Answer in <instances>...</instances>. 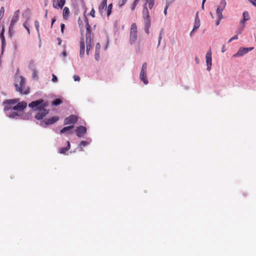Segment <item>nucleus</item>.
Instances as JSON below:
<instances>
[{
  "mask_svg": "<svg viewBox=\"0 0 256 256\" xmlns=\"http://www.w3.org/2000/svg\"><path fill=\"white\" fill-rule=\"evenodd\" d=\"M47 104L44 103V100H39L33 101L28 104V106L32 108H36L38 110V112L35 116V118L38 120H41L48 114V110L45 108Z\"/></svg>",
  "mask_w": 256,
  "mask_h": 256,
  "instance_id": "1",
  "label": "nucleus"
},
{
  "mask_svg": "<svg viewBox=\"0 0 256 256\" xmlns=\"http://www.w3.org/2000/svg\"><path fill=\"white\" fill-rule=\"evenodd\" d=\"M14 85L16 90L20 94H29V88L25 86V80L23 76H16Z\"/></svg>",
  "mask_w": 256,
  "mask_h": 256,
  "instance_id": "2",
  "label": "nucleus"
},
{
  "mask_svg": "<svg viewBox=\"0 0 256 256\" xmlns=\"http://www.w3.org/2000/svg\"><path fill=\"white\" fill-rule=\"evenodd\" d=\"M142 18L144 24L145 32L147 34H148L150 33L149 30L151 26V22L149 12L146 7V4L144 6L142 10Z\"/></svg>",
  "mask_w": 256,
  "mask_h": 256,
  "instance_id": "3",
  "label": "nucleus"
},
{
  "mask_svg": "<svg viewBox=\"0 0 256 256\" xmlns=\"http://www.w3.org/2000/svg\"><path fill=\"white\" fill-rule=\"evenodd\" d=\"M138 38V28L136 23H132L130 26V44H134Z\"/></svg>",
  "mask_w": 256,
  "mask_h": 256,
  "instance_id": "4",
  "label": "nucleus"
},
{
  "mask_svg": "<svg viewBox=\"0 0 256 256\" xmlns=\"http://www.w3.org/2000/svg\"><path fill=\"white\" fill-rule=\"evenodd\" d=\"M147 64L144 62L142 66V70L140 74V80L143 82L144 84H147L148 82L146 76Z\"/></svg>",
  "mask_w": 256,
  "mask_h": 256,
  "instance_id": "5",
  "label": "nucleus"
},
{
  "mask_svg": "<svg viewBox=\"0 0 256 256\" xmlns=\"http://www.w3.org/2000/svg\"><path fill=\"white\" fill-rule=\"evenodd\" d=\"M19 13H20L19 10H17L14 12V16L11 20L10 24V25L9 26V32H11L12 30L14 24L18 22V20Z\"/></svg>",
  "mask_w": 256,
  "mask_h": 256,
  "instance_id": "6",
  "label": "nucleus"
},
{
  "mask_svg": "<svg viewBox=\"0 0 256 256\" xmlns=\"http://www.w3.org/2000/svg\"><path fill=\"white\" fill-rule=\"evenodd\" d=\"M254 49L253 47L249 48H240L237 52L233 55V57L242 56L247 54L249 51H251Z\"/></svg>",
  "mask_w": 256,
  "mask_h": 256,
  "instance_id": "7",
  "label": "nucleus"
},
{
  "mask_svg": "<svg viewBox=\"0 0 256 256\" xmlns=\"http://www.w3.org/2000/svg\"><path fill=\"white\" fill-rule=\"evenodd\" d=\"M78 121V116L76 115L72 114L66 118L64 120L65 125L74 124Z\"/></svg>",
  "mask_w": 256,
  "mask_h": 256,
  "instance_id": "8",
  "label": "nucleus"
},
{
  "mask_svg": "<svg viewBox=\"0 0 256 256\" xmlns=\"http://www.w3.org/2000/svg\"><path fill=\"white\" fill-rule=\"evenodd\" d=\"M86 128L84 126H79L75 130L76 136L81 138L86 132Z\"/></svg>",
  "mask_w": 256,
  "mask_h": 256,
  "instance_id": "9",
  "label": "nucleus"
},
{
  "mask_svg": "<svg viewBox=\"0 0 256 256\" xmlns=\"http://www.w3.org/2000/svg\"><path fill=\"white\" fill-rule=\"evenodd\" d=\"M66 3V0H53L52 5L56 8H62Z\"/></svg>",
  "mask_w": 256,
  "mask_h": 256,
  "instance_id": "10",
  "label": "nucleus"
},
{
  "mask_svg": "<svg viewBox=\"0 0 256 256\" xmlns=\"http://www.w3.org/2000/svg\"><path fill=\"white\" fill-rule=\"evenodd\" d=\"M27 106V104L26 102H18V104L14 106L13 110H22Z\"/></svg>",
  "mask_w": 256,
  "mask_h": 256,
  "instance_id": "11",
  "label": "nucleus"
},
{
  "mask_svg": "<svg viewBox=\"0 0 256 256\" xmlns=\"http://www.w3.org/2000/svg\"><path fill=\"white\" fill-rule=\"evenodd\" d=\"M226 6L224 4H219L218 8L216 9V15L218 16V18L220 19H222L223 18V16H222V12L224 10V9Z\"/></svg>",
  "mask_w": 256,
  "mask_h": 256,
  "instance_id": "12",
  "label": "nucleus"
},
{
  "mask_svg": "<svg viewBox=\"0 0 256 256\" xmlns=\"http://www.w3.org/2000/svg\"><path fill=\"white\" fill-rule=\"evenodd\" d=\"M59 117L58 116H54L48 118L44 120V122L46 125L53 124L58 121Z\"/></svg>",
  "mask_w": 256,
  "mask_h": 256,
  "instance_id": "13",
  "label": "nucleus"
},
{
  "mask_svg": "<svg viewBox=\"0 0 256 256\" xmlns=\"http://www.w3.org/2000/svg\"><path fill=\"white\" fill-rule=\"evenodd\" d=\"M107 0H103L98 8V10L101 15H102L104 10H106Z\"/></svg>",
  "mask_w": 256,
  "mask_h": 256,
  "instance_id": "14",
  "label": "nucleus"
},
{
  "mask_svg": "<svg viewBox=\"0 0 256 256\" xmlns=\"http://www.w3.org/2000/svg\"><path fill=\"white\" fill-rule=\"evenodd\" d=\"M85 52V44L84 38H82L80 42V56L81 58H83Z\"/></svg>",
  "mask_w": 256,
  "mask_h": 256,
  "instance_id": "15",
  "label": "nucleus"
},
{
  "mask_svg": "<svg viewBox=\"0 0 256 256\" xmlns=\"http://www.w3.org/2000/svg\"><path fill=\"white\" fill-rule=\"evenodd\" d=\"M200 20L198 17V12H197L196 15V17H195L193 30H195L198 29L200 26Z\"/></svg>",
  "mask_w": 256,
  "mask_h": 256,
  "instance_id": "16",
  "label": "nucleus"
},
{
  "mask_svg": "<svg viewBox=\"0 0 256 256\" xmlns=\"http://www.w3.org/2000/svg\"><path fill=\"white\" fill-rule=\"evenodd\" d=\"M74 126L73 125L66 126L62 130H60V133L64 134L67 132L68 134H72V129L74 128Z\"/></svg>",
  "mask_w": 256,
  "mask_h": 256,
  "instance_id": "17",
  "label": "nucleus"
},
{
  "mask_svg": "<svg viewBox=\"0 0 256 256\" xmlns=\"http://www.w3.org/2000/svg\"><path fill=\"white\" fill-rule=\"evenodd\" d=\"M212 52H211V50H210L206 53V65H212Z\"/></svg>",
  "mask_w": 256,
  "mask_h": 256,
  "instance_id": "18",
  "label": "nucleus"
},
{
  "mask_svg": "<svg viewBox=\"0 0 256 256\" xmlns=\"http://www.w3.org/2000/svg\"><path fill=\"white\" fill-rule=\"evenodd\" d=\"M4 28H2V32L0 34V38L2 40V50L4 49V48L6 46V40H5V38H4Z\"/></svg>",
  "mask_w": 256,
  "mask_h": 256,
  "instance_id": "19",
  "label": "nucleus"
},
{
  "mask_svg": "<svg viewBox=\"0 0 256 256\" xmlns=\"http://www.w3.org/2000/svg\"><path fill=\"white\" fill-rule=\"evenodd\" d=\"M91 38L90 36H86V54L88 55L91 48Z\"/></svg>",
  "mask_w": 256,
  "mask_h": 256,
  "instance_id": "20",
  "label": "nucleus"
},
{
  "mask_svg": "<svg viewBox=\"0 0 256 256\" xmlns=\"http://www.w3.org/2000/svg\"><path fill=\"white\" fill-rule=\"evenodd\" d=\"M70 148V144L69 141H67V146L66 148H62L59 149V152L61 154H65Z\"/></svg>",
  "mask_w": 256,
  "mask_h": 256,
  "instance_id": "21",
  "label": "nucleus"
},
{
  "mask_svg": "<svg viewBox=\"0 0 256 256\" xmlns=\"http://www.w3.org/2000/svg\"><path fill=\"white\" fill-rule=\"evenodd\" d=\"M62 14L64 18V20H67L70 14L69 8L68 7L64 8Z\"/></svg>",
  "mask_w": 256,
  "mask_h": 256,
  "instance_id": "22",
  "label": "nucleus"
},
{
  "mask_svg": "<svg viewBox=\"0 0 256 256\" xmlns=\"http://www.w3.org/2000/svg\"><path fill=\"white\" fill-rule=\"evenodd\" d=\"M90 143V142H88L87 141H85V140L82 141L79 145V146H78L79 150L81 151V152L84 151L82 146H87V145L89 144Z\"/></svg>",
  "mask_w": 256,
  "mask_h": 256,
  "instance_id": "23",
  "label": "nucleus"
},
{
  "mask_svg": "<svg viewBox=\"0 0 256 256\" xmlns=\"http://www.w3.org/2000/svg\"><path fill=\"white\" fill-rule=\"evenodd\" d=\"M18 100H19L18 98L8 100H6L5 103L9 105H13L16 104L18 102Z\"/></svg>",
  "mask_w": 256,
  "mask_h": 256,
  "instance_id": "24",
  "label": "nucleus"
},
{
  "mask_svg": "<svg viewBox=\"0 0 256 256\" xmlns=\"http://www.w3.org/2000/svg\"><path fill=\"white\" fill-rule=\"evenodd\" d=\"M243 19H244V20H248L250 19V16L249 15V14L248 12L246 11L243 12Z\"/></svg>",
  "mask_w": 256,
  "mask_h": 256,
  "instance_id": "25",
  "label": "nucleus"
},
{
  "mask_svg": "<svg viewBox=\"0 0 256 256\" xmlns=\"http://www.w3.org/2000/svg\"><path fill=\"white\" fill-rule=\"evenodd\" d=\"M86 36H90V26L88 24L86 26Z\"/></svg>",
  "mask_w": 256,
  "mask_h": 256,
  "instance_id": "26",
  "label": "nucleus"
},
{
  "mask_svg": "<svg viewBox=\"0 0 256 256\" xmlns=\"http://www.w3.org/2000/svg\"><path fill=\"white\" fill-rule=\"evenodd\" d=\"M112 4H110L108 5V8H107V16H108L111 12H112Z\"/></svg>",
  "mask_w": 256,
  "mask_h": 256,
  "instance_id": "27",
  "label": "nucleus"
},
{
  "mask_svg": "<svg viewBox=\"0 0 256 256\" xmlns=\"http://www.w3.org/2000/svg\"><path fill=\"white\" fill-rule=\"evenodd\" d=\"M62 103V100L59 98H56L52 102V104L54 106H58Z\"/></svg>",
  "mask_w": 256,
  "mask_h": 256,
  "instance_id": "28",
  "label": "nucleus"
},
{
  "mask_svg": "<svg viewBox=\"0 0 256 256\" xmlns=\"http://www.w3.org/2000/svg\"><path fill=\"white\" fill-rule=\"evenodd\" d=\"M140 0H135L132 4V10H134L135 8L139 2Z\"/></svg>",
  "mask_w": 256,
  "mask_h": 256,
  "instance_id": "29",
  "label": "nucleus"
},
{
  "mask_svg": "<svg viewBox=\"0 0 256 256\" xmlns=\"http://www.w3.org/2000/svg\"><path fill=\"white\" fill-rule=\"evenodd\" d=\"M4 7H2L0 10V20L4 16Z\"/></svg>",
  "mask_w": 256,
  "mask_h": 256,
  "instance_id": "30",
  "label": "nucleus"
},
{
  "mask_svg": "<svg viewBox=\"0 0 256 256\" xmlns=\"http://www.w3.org/2000/svg\"><path fill=\"white\" fill-rule=\"evenodd\" d=\"M154 0H150L148 2V7L150 9H152L154 5Z\"/></svg>",
  "mask_w": 256,
  "mask_h": 256,
  "instance_id": "31",
  "label": "nucleus"
},
{
  "mask_svg": "<svg viewBox=\"0 0 256 256\" xmlns=\"http://www.w3.org/2000/svg\"><path fill=\"white\" fill-rule=\"evenodd\" d=\"M100 43H97L96 45V52H100Z\"/></svg>",
  "mask_w": 256,
  "mask_h": 256,
  "instance_id": "32",
  "label": "nucleus"
},
{
  "mask_svg": "<svg viewBox=\"0 0 256 256\" xmlns=\"http://www.w3.org/2000/svg\"><path fill=\"white\" fill-rule=\"evenodd\" d=\"M34 26H35V27L36 29V30L38 32H39V26H40V24H39V22L38 20H35L34 22Z\"/></svg>",
  "mask_w": 256,
  "mask_h": 256,
  "instance_id": "33",
  "label": "nucleus"
},
{
  "mask_svg": "<svg viewBox=\"0 0 256 256\" xmlns=\"http://www.w3.org/2000/svg\"><path fill=\"white\" fill-rule=\"evenodd\" d=\"M23 26H24L26 28V30H27L28 32V34L30 33V28L27 24V23L26 22H25L24 24H23Z\"/></svg>",
  "mask_w": 256,
  "mask_h": 256,
  "instance_id": "34",
  "label": "nucleus"
},
{
  "mask_svg": "<svg viewBox=\"0 0 256 256\" xmlns=\"http://www.w3.org/2000/svg\"><path fill=\"white\" fill-rule=\"evenodd\" d=\"M90 14L92 17V18H94L95 17V10H94V8H92V10H91L90 12Z\"/></svg>",
  "mask_w": 256,
  "mask_h": 256,
  "instance_id": "35",
  "label": "nucleus"
},
{
  "mask_svg": "<svg viewBox=\"0 0 256 256\" xmlns=\"http://www.w3.org/2000/svg\"><path fill=\"white\" fill-rule=\"evenodd\" d=\"M52 81L53 82H56L58 81V78L56 75H54V74H52Z\"/></svg>",
  "mask_w": 256,
  "mask_h": 256,
  "instance_id": "36",
  "label": "nucleus"
},
{
  "mask_svg": "<svg viewBox=\"0 0 256 256\" xmlns=\"http://www.w3.org/2000/svg\"><path fill=\"white\" fill-rule=\"evenodd\" d=\"M74 79L75 81L79 82L80 80V77L77 75L74 76Z\"/></svg>",
  "mask_w": 256,
  "mask_h": 256,
  "instance_id": "37",
  "label": "nucleus"
},
{
  "mask_svg": "<svg viewBox=\"0 0 256 256\" xmlns=\"http://www.w3.org/2000/svg\"><path fill=\"white\" fill-rule=\"evenodd\" d=\"M95 58L96 60H98L100 58V52H95Z\"/></svg>",
  "mask_w": 256,
  "mask_h": 256,
  "instance_id": "38",
  "label": "nucleus"
},
{
  "mask_svg": "<svg viewBox=\"0 0 256 256\" xmlns=\"http://www.w3.org/2000/svg\"><path fill=\"white\" fill-rule=\"evenodd\" d=\"M246 22V20H244V19L242 18V20H240V24L241 26H242V28H244V22Z\"/></svg>",
  "mask_w": 256,
  "mask_h": 256,
  "instance_id": "39",
  "label": "nucleus"
},
{
  "mask_svg": "<svg viewBox=\"0 0 256 256\" xmlns=\"http://www.w3.org/2000/svg\"><path fill=\"white\" fill-rule=\"evenodd\" d=\"M32 76L34 78L37 76V72L36 70H34L32 72Z\"/></svg>",
  "mask_w": 256,
  "mask_h": 256,
  "instance_id": "40",
  "label": "nucleus"
},
{
  "mask_svg": "<svg viewBox=\"0 0 256 256\" xmlns=\"http://www.w3.org/2000/svg\"><path fill=\"white\" fill-rule=\"evenodd\" d=\"M64 26H65V25L64 24H60V27H61V32L62 33L64 32Z\"/></svg>",
  "mask_w": 256,
  "mask_h": 256,
  "instance_id": "41",
  "label": "nucleus"
},
{
  "mask_svg": "<svg viewBox=\"0 0 256 256\" xmlns=\"http://www.w3.org/2000/svg\"><path fill=\"white\" fill-rule=\"evenodd\" d=\"M250 2H251L254 6H256V0H249Z\"/></svg>",
  "mask_w": 256,
  "mask_h": 256,
  "instance_id": "42",
  "label": "nucleus"
},
{
  "mask_svg": "<svg viewBox=\"0 0 256 256\" xmlns=\"http://www.w3.org/2000/svg\"><path fill=\"white\" fill-rule=\"evenodd\" d=\"M220 4H224V6H226V0H222Z\"/></svg>",
  "mask_w": 256,
  "mask_h": 256,
  "instance_id": "43",
  "label": "nucleus"
},
{
  "mask_svg": "<svg viewBox=\"0 0 256 256\" xmlns=\"http://www.w3.org/2000/svg\"><path fill=\"white\" fill-rule=\"evenodd\" d=\"M162 30H161V32H160V36H159V38H158V39H159V40H158V44H160V40H161V39H162Z\"/></svg>",
  "mask_w": 256,
  "mask_h": 256,
  "instance_id": "44",
  "label": "nucleus"
},
{
  "mask_svg": "<svg viewBox=\"0 0 256 256\" xmlns=\"http://www.w3.org/2000/svg\"><path fill=\"white\" fill-rule=\"evenodd\" d=\"M231 38L232 40H237L238 38V36L237 35H236V36H232Z\"/></svg>",
  "mask_w": 256,
  "mask_h": 256,
  "instance_id": "45",
  "label": "nucleus"
},
{
  "mask_svg": "<svg viewBox=\"0 0 256 256\" xmlns=\"http://www.w3.org/2000/svg\"><path fill=\"white\" fill-rule=\"evenodd\" d=\"M56 22V19L55 18H53L52 20V24H51V28L52 27V25L53 24H54V22Z\"/></svg>",
  "mask_w": 256,
  "mask_h": 256,
  "instance_id": "46",
  "label": "nucleus"
},
{
  "mask_svg": "<svg viewBox=\"0 0 256 256\" xmlns=\"http://www.w3.org/2000/svg\"><path fill=\"white\" fill-rule=\"evenodd\" d=\"M226 50V48L224 46H223L222 48V52H224Z\"/></svg>",
  "mask_w": 256,
  "mask_h": 256,
  "instance_id": "47",
  "label": "nucleus"
},
{
  "mask_svg": "<svg viewBox=\"0 0 256 256\" xmlns=\"http://www.w3.org/2000/svg\"><path fill=\"white\" fill-rule=\"evenodd\" d=\"M222 20V19L218 18V20L216 22V26H218V25L220 24V21Z\"/></svg>",
  "mask_w": 256,
  "mask_h": 256,
  "instance_id": "48",
  "label": "nucleus"
},
{
  "mask_svg": "<svg viewBox=\"0 0 256 256\" xmlns=\"http://www.w3.org/2000/svg\"><path fill=\"white\" fill-rule=\"evenodd\" d=\"M195 61H196V63L197 64H199V59H198V56H196V57L195 58Z\"/></svg>",
  "mask_w": 256,
  "mask_h": 256,
  "instance_id": "49",
  "label": "nucleus"
},
{
  "mask_svg": "<svg viewBox=\"0 0 256 256\" xmlns=\"http://www.w3.org/2000/svg\"><path fill=\"white\" fill-rule=\"evenodd\" d=\"M58 45H60L61 43H62V40L60 38H58Z\"/></svg>",
  "mask_w": 256,
  "mask_h": 256,
  "instance_id": "50",
  "label": "nucleus"
},
{
  "mask_svg": "<svg viewBox=\"0 0 256 256\" xmlns=\"http://www.w3.org/2000/svg\"><path fill=\"white\" fill-rule=\"evenodd\" d=\"M211 66L212 65H207V70H208L210 71V70L211 69Z\"/></svg>",
  "mask_w": 256,
  "mask_h": 256,
  "instance_id": "51",
  "label": "nucleus"
},
{
  "mask_svg": "<svg viewBox=\"0 0 256 256\" xmlns=\"http://www.w3.org/2000/svg\"><path fill=\"white\" fill-rule=\"evenodd\" d=\"M167 8H168V7L166 6V8H165L164 10V14H165V15H166V13H167Z\"/></svg>",
  "mask_w": 256,
  "mask_h": 256,
  "instance_id": "52",
  "label": "nucleus"
},
{
  "mask_svg": "<svg viewBox=\"0 0 256 256\" xmlns=\"http://www.w3.org/2000/svg\"><path fill=\"white\" fill-rule=\"evenodd\" d=\"M126 0H122V4L121 5L124 4L126 2Z\"/></svg>",
  "mask_w": 256,
  "mask_h": 256,
  "instance_id": "53",
  "label": "nucleus"
},
{
  "mask_svg": "<svg viewBox=\"0 0 256 256\" xmlns=\"http://www.w3.org/2000/svg\"><path fill=\"white\" fill-rule=\"evenodd\" d=\"M47 16H48V10H46V14H45V18H46L47 17Z\"/></svg>",
  "mask_w": 256,
  "mask_h": 256,
  "instance_id": "54",
  "label": "nucleus"
},
{
  "mask_svg": "<svg viewBox=\"0 0 256 256\" xmlns=\"http://www.w3.org/2000/svg\"><path fill=\"white\" fill-rule=\"evenodd\" d=\"M194 30H192L190 32V35L191 36H192V34H193V32H194Z\"/></svg>",
  "mask_w": 256,
  "mask_h": 256,
  "instance_id": "55",
  "label": "nucleus"
},
{
  "mask_svg": "<svg viewBox=\"0 0 256 256\" xmlns=\"http://www.w3.org/2000/svg\"><path fill=\"white\" fill-rule=\"evenodd\" d=\"M232 41V38H230L228 42L229 43V42H231Z\"/></svg>",
  "mask_w": 256,
  "mask_h": 256,
  "instance_id": "56",
  "label": "nucleus"
},
{
  "mask_svg": "<svg viewBox=\"0 0 256 256\" xmlns=\"http://www.w3.org/2000/svg\"><path fill=\"white\" fill-rule=\"evenodd\" d=\"M63 54H64V56H66V52H63Z\"/></svg>",
  "mask_w": 256,
  "mask_h": 256,
  "instance_id": "57",
  "label": "nucleus"
},
{
  "mask_svg": "<svg viewBox=\"0 0 256 256\" xmlns=\"http://www.w3.org/2000/svg\"><path fill=\"white\" fill-rule=\"evenodd\" d=\"M206 2V0H202V3L204 4V2Z\"/></svg>",
  "mask_w": 256,
  "mask_h": 256,
  "instance_id": "58",
  "label": "nucleus"
},
{
  "mask_svg": "<svg viewBox=\"0 0 256 256\" xmlns=\"http://www.w3.org/2000/svg\"><path fill=\"white\" fill-rule=\"evenodd\" d=\"M202 8H204V4H202Z\"/></svg>",
  "mask_w": 256,
  "mask_h": 256,
  "instance_id": "59",
  "label": "nucleus"
}]
</instances>
